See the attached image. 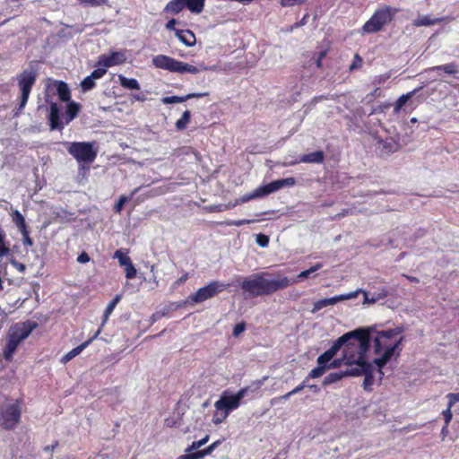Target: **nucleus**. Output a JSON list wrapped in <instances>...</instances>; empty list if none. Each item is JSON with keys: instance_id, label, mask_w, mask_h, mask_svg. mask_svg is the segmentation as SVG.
<instances>
[{"instance_id": "nucleus-1", "label": "nucleus", "mask_w": 459, "mask_h": 459, "mask_svg": "<svg viewBox=\"0 0 459 459\" xmlns=\"http://www.w3.org/2000/svg\"><path fill=\"white\" fill-rule=\"evenodd\" d=\"M373 333V327L358 328L339 337L329 348L333 351V357L341 349L342 350L345 366L350 369L359 371V376L365 377L363 387L367 391L371 390V386L377 378V367L374 362L369 363L367 359Z\"/></svg>"}, {"instance_id": "nucleus-2", "label": "nucleus", "mask_w": 459, "mask_h": 459, "mask_svg": "<svg viewBox=\"0 0 459 459\" xmlns=\"http://www.w3.org/2000/svg\"><path fill=\"white\" fill-rule=\"evenodd\" d=\"M403 328L396 327L385 331L376 332L374 337V349L380 357L374 359V365L377 367L376 373L377 380L381 381L383 377L382 368L394 356L399 355L402 351L401 344L403 341Z\"/></svg>"}, {"instance_id": "nucleus-3", "label": "nucleus", "mask_w": 459, "mask_h": 459, "mask_svg": "<svg viewBox=\"0 0 459 459\" xmlns=\"http://www.w3.org/2000/svg\"><path fill=\"white\" fill-rule=\"evenodd\" d=\"M295 281H291L290 279L285 276L277 279H266L260 274H254L244 279L241 283V289L249 297L255 298L273 294L279 290L289 287Z\"/></svg>"}, {"instance_id": "nucleus-4", "label": "nucleus", "mask_w": 459, "mask_h": 459, "mask_svg": "<svg viewBox=\"0 0 459 459\" xmlns=\"http://www.w3.org/2000/svg\"><path fill=\"white\" fill-rule=\"evenodd\" d=\"M67 152L79 163H92L98 154V149L93 142L65 143Z\"/></svg>"}, {"instance_id": "nucleus-5", "label": "nucleus", "mask_w": 459, "mask_h": 459, "mask_svg": "<svg viewBox=\"0 0 459 459\" xmlns=\"http://www.w3.org/2000/svg\"><path fill=\"white\" fill-rule=\"evenodd\" d=\"M396 13L397 9L391 6H384L377 9L363 25L362 31L364 33H375L381 30L385 25L391 22Z\"/></svg>"}, {"instance_id": "nucleus-6", "label": "nucleus", "mask_w": 459, "mask_h": 459, "mask_svg": "<svg viewBox=\"0 0 459 459\" xmlns=\"http://www.w3.org/2000/svg\"><path fill=\"white\" fill-rule=\"evenodd\" d=\"M79 110V104L75 102H69L66 105L65 113L60 116L57 105L56 103H52L50 105L49 114L51 129H62L65 125L69 124L77 116Z\"/></svg>"}, {"instance_id": "nucleus-7", "label": "nucleus", "mask_w": 459, "mask_h": 459, "mask_svg": "<svg viewBox=\"0 0 459 459\" xmlns=\"http://www.w3.org/2000/svg\"><path fill=\"white\" fill-rule=\"evenodd\" d=\"M37 74L32 69H26L16 76L17 84L20 90L18 115L26 106L31 89L35 84Z\"/></svg>"}, {"instance_id": "nucleus-8", "label": "nucleus", "mask_w": 459, "mask_h": 459, "mask_svg": "<svg viewBox=\"0 0 459 459\" xmlns=\"http://www.w3.org/2000/svg\"><path fill=\"white\" fill-rule=\"evenodd\" d=\"M21 405L18 401L5 403L0 410V425L6 429H13L21 419Z\"/></svg>"}, {"instance_id": "nucleus-9", "label": "nucleus", "mask_w": 459, "mask_h": 459, "mask_svg": "<svg viewBox=\"0 0 459 459\" xmlns=\"http://www.w3.org/2000/svg\"><path fill=\"white\" fill-rule=\"evenodd\" d=\"M247 393L248 388H241L235 394L224 392L220 399L214 403V407L217 411H222L225 415L229 416L231 411L236 410L240 406L241 400Z\"/></svg>"}, {"instance_id": "nucleus-10", "label": "nucleus", "mask_w": 459, "mask_h": 459, "mask_svg": "<svg viewBox=\"0 0 459 459\" xmlns=\"http://www.w3.org/2000/svg\"><path fill=\"white\" fill-rule=\"evenodd\" d=\"M229 286L230 284L219 281H212L204 287L200 288L195 294L191 295L189 299L195 304L202 303L222 292Z\"/></svg>"}, {"instance_id": "nucleus-11", "label": "nucleus", "mask_w": 459, "mask_h": 459, "mask_svg": "<svg viewBox=\"0 0 459 459\" xmlns=\"http://www.w3.org/2000/svg\"><path fill=\"white\" fill-rule=\"evenodd\" d=\"M295 184L296 180L294 178H287L273 181L264 186H260L259 187L256 188V191L259 194V197L261 198L274 192H277L278 190L283 187L293 186Z\"/></svg>"}, {"instance_id": "nucleus-12", "label": "nucleus", "mask_w": 459, "mask_h": 459, "mask_svg": "<svg viewBox=\"0 0 459 459\" xmlns=\"http://www.w3.org/2000/svg\"><path fill=\"white\" fill-rule=\"evenodd\" d=\"M126 60V51H113L109 54L101 55L98 59V67L105 68L106 70L108 67L118 65L125 63Z\"/></svg>"}, {"instance_id": "nucleus-13", "label": "nucleus", "mask_w": 459, "mask_h": 459, "mask_svg": "<svg viewBox=\"0 0 459 459\" xmlns=\"http://www.w3.org/2000/svg\"><path fill=\"white\" fill-rule=\"evenodd\" d=\"M178 60L166 55L153 56L152 64L156 68L176 73Z\"/></svg>"}, {"instance_id": "nucleus-14", "label": "nucleus", "mask_w": 459, "mask_h": 459, "mask_svg": "<svg viewBox=\"0 0 459 459\" xmlns=\"http://www.w3.org/2000/svg\"><path fill=\"white\" fill-rule=\"evenodd\" d=\"M333 358V351H330L329 349L327 351H325L324 353H322L317 358V367L313 368L309 372V377L317 378V377L323 376L325 373V371L327 370L325 363L329 362Z\"/></svg>"}, {"instance_id": "nucleus-15", "label": "nucleus", "mask_w": 459, "mask_h": 459, "mask_svg": "<svg viewBox=\"0 0 459 459\" xmlns=\"http://www.w3.org/2000/svg\"><path fill=\"white\" fill-rule=\"evenodd\" d=\"M35 327L36 324L31 322L17 324L12 329L10 336L13 337L18 342H22L30 334V333L33 331Z\"/></svg>"}, {"instance_id": "nucleus-16", "label": "nucleus", "mask_w": 459, "mask_h": 459, "mask_svg": "<svg viewBox=\"0 0 459 459\" xmlns=\"http://www.w3.org/2000/svg\"><path fill=\"white\" fill-rule=\"evenodd\" d=\"M206 70H215V68L214 66L208 67L204 65L203 63L192 65L182 61H178L176 73L196 74Z\"/></svg>"}, {"instance_id": "nucleus-17", "label": "nucleus", "mask_w": 459, "mask_h": 459, "mask_svg": "<svg viewBox=\"0 0 459 459\" xmlns=\"http://www.w3.org/2000/svg\"><path fill=\"white\" fill-rule=\"evenodd\" d=\"M359 371L355 370V369H350L347 367V368L345 370L329 374L327 377H325L323 384L325 385H328L336 383L346 377H359Z\"/></svg>"}, {"instance_id": "nucleus-18", "label": "nucleus", "mask_w": 459, "mask_h": 459, "mask_svg": "<svg viewBox=\"0 0 459 459\" xmlns=\"http://www.w3.org/2000/svg\"><path fill=\"white\" fill-rule=\"evenodd\" d=\"M100 332L101 329H99L91 338H90L86 342H82L81 345L77 346L76 348L73 349L72 351L65 354L61 359V362L63 364H65L71 359H73L74 357L78 356L84 349H86L92 342L94 339L98 337Z\"/></svg>"}, {"instance_id": "nucleus-19", "label": "nucleus", "mask_w": 459, "mask_h": 459, "mask_svg": "<svg viewBox=\"0 0 459 459\" xmlns=\"http://www.w3.org/2000/svg\"><path fill=\"white\" fill-rule=\"evenodd\" d=\"M104 74H106L105 68H97L95 69L89 76L84 78L81 82V87L83 91H87L91 90L95 86V81L97 79L101 78Z\"/></svg>"}, {"instance_id": "nucleus-20", "label": "nucleus", "mask_w": 459, "mask_h": 459, "mask_svg": "<svg viewBox=\"0 0 459 459\" xmlns=\"http://www.w3.org/2000/svg\"><path fill=\"white\" fill-rule=\"evenodd\" d=\"M324 152L321 151L314 152L308 154H304L299 160H294L287 163V165H295L299 162L304 163H322L324 160Z\"/></svg>"}, {"instance_id": "nucleus-21", "label": "nucleus", "mask_w": 459, "mask_h": 459, "mask_svg": "<svg viewBox=\"0 0 459 459\" xmlns=\"http://www.w3.org/2000/svg\"><path fill=\"white\" fill-rule=\"evenodd\" d=\"M176 35L186 46L192 47L195 44V36L191 30H176Z\"/></svg>"}, {"instance_id": "nucleus-22", "label": "nucleus", "mask_w": 459, "mask_h": 459, "mask_svg": "<svg viewBox=\"0 0 459 459\" xmlns=\"http://www.w3.org/2000/svg\"><path fill=\"white\" fill-rule=\"evenodd\" d=\"M186 7L185 0H171L165 6V11L171 13H178Z\"/></svg>"}, {"instance_id": "nucleus-23", "label": "nucleus", "mask_w": 459, "mask_h": 459, "mask_svg": "<svg viewBox=\"0 0 459 459\" xmlns=\"http://www.w3.org/2000/svg\"><path fill=\"white\" fill-rule=\"evenodd\" d=\"M21 342L13 337L10 336L4 351V356L6 359H10Z\"/></svg>"}, {"instance_id": "nucleus-24", "label": "nucleus", "mask_w": 459, "mask_h": 459, "mask_svg": "<svg viewBox=\"0 0 459 459\" xmlns=\"http://www.w3.org/2000/svg\"><path fill=\"white\" fill-rule=\"evenodd\" d=\"M360 293H362L364 295L363 305L374 304L377 301H378L382 299H385L387 296V291L385 290H382L380 292H378L377 294L374 295L371 298L368 297V292L364 290H362V291H360Z\"/></svg>"}, {"instance_id": "nucleus-25", "label": "nucleus", "mask_w": 459, "mask_h": 459, "mask_svg": "<svg viewBox=\"0 0 459 459\" xmlns=\"http://www.w3.org/2000/svg\"><path fill=\"white\" fill-rule=\"evenodd\" d=\"M186 6L195 13H200L204 7V0H185Z\"/></svg>"}, {"instance_id": "nucleus-26", "label": "nucleus", "mask_w": 459, "mask_h": 459, "mask_svg": "<svg viewBox=\"0 0 459 459\" xmlns=\"http://www.w3.org/2000/svg\"><path fill=\"white\" fill-rule=\"evenodd\" d=\"M118 80H119L121 86H123L124 88L130 89V90H139L140 89L139 82H137V80H135L134 78H126L124 75H119Z\"/></svg>"}, {"instance_id": "nucleus-27", "label": "nucleus", "mask_w": 459, "mask_h": 459, "mask_svg": "<svg viewBox=\"0 0 459 459\" xmlns=\"http://www.w3.org/2000/svg\"><path fill=\"white\" fill-rule=\"evenodd\" d=\"M335 305L333 297L332 298H326L320 300H317L314 303L313 308L311 310L312 313H316L317 311L321 310L322 308Z\"/></svg>"}, {"instance_id": "nucleus-28", "label": "nucleus", "mask_w": 459, "mask_h": 459, "mask_svg": "<svg viewBox=\"0 0 459 459\" xmlns=\"http://www.w3.org/2000/svg\"><path fill=\"white\" fill-rule=\"evenodd\" d=\"M417 90H414L411 92L402 95L395 102L394 111V113H398L403 106L416 93Z\"/></svg>"}, {"instance_id": "nucleus-29", "label": "nucleus", "mask_w": 459, "mask_h": 459, "mask_svg": "<svg viewBox=\"0 0 459 459\" xmlns=\"http://www.w3.org/2000/svg\"><path fill=\"white\" fill-rule=\"evenodd\" d=\"M437 22V19H432L429 15H422L415 19L413 24L418 27L429 26L435 24Z\"/></svg>"}, {"instance_id": "nucleus-30", "label": "nucleus", "mask_w": 459, "mask_h": 459, "mask_svg": "<svg viewBox=\"0 0 459 459\" xmlns=\"http://www.w3.org/2000/svg\"><path fill=\"white\" fill-rule=\"evenodd\" d=\"M138 189L139 188L134 189L129 196L121 195L115 205V212L119 213L122 211L124 204L133 198V196L137 193Z\"/></svg>"}, {"instance_id": "nucleus-31", "label": "nucleus", "mask_w": 459, "mask_h": 459, "mask_svg": "<svg viewBox=\"0 0 459 459\" xmlns=\"http://www.w3.org/2000/svg\"><path fill=\"white\" fill-rule=\"evenodd\" d=\"M57 93L62 101L70 100V91L65 82H60L57 85Z\"/></svg>"}, {"instance_id": "nucleus-32", "label": "nucleus", "mask_w": 459, "mask_h": 459, "mask_svg": "<svg viewBox=\"0 0 459 459\" xmlns=\"http://www.w3.org/2000/svg\"><path fill=\"white\" fill-rule=\"evenodd\" d=\"M438 72V71H444L445 73L448 74H454L457 72L456 66L454 64H446L444 65H438L431 67L428 70V72Z\"/></svg>"}, {"instance_id": "nucleus-33", "label": "nucleus", "mask_w": 459, "mask_h": 459, "mask_svg": "<svg viewBox=\"0 0 459 459\" xmlns=\"http://www.w3.org/2000/svg\"><path fill=\"white\" fill-rule=\"evenodd\" d=\"M322 268V264L317 263L314 266L310 267L307 270L302 271L297 277V279L290 280L291 281H296V283L299 280H302L310 276L311 273L316 272L317 270Z\"/></svg>"}, {"instance_id": "nucleus-34", "label": "nucleus", "mask_w": 459, "mask_h": 459, "mask_svg": "<svg viewBox=\"0 0 459 459\" xmlns=\"http://www.w3.org/2000/svg\"><path fill=\"white\" fill-rule=\"evenodd\" d=\"M260 198L259 194L257 193L256 189H255L252 193L244 195L239 199L236 200L234 204H231V206H236L244 203H247L248 201H251L253 199Z\"/></svg>"}, {"instance_id": "nucleus-35", "label": "nucleus", "mask_w": 459, "mask_h": 459, "mask_svg": "<svg viewBox=\"0 0 459 459\" xmlns=\"http://www.w3.org/2000/svg\"><path fill=\"white\" fill-rule=\"evenodd\" d=\"M360 291H362V289H358L354 291H351V292H349L346 294H341V295L334 296L333 297L334 302L336 304L337 302H340V301L355 299L358 297V295L360 293Z\"/></svg>"}, {"instance_id": "nucleus-36", "label": "nucleus", "mask_w": 459, "mask_h": 459, "mask_svg": "<svg viewBox=\"0 0 459 459\" xmlns=\"http://www.w3.org/2000/svg\"><path fill=\"white\" fill-rule=\"evenodd\" d=\"M190 111L186 110L182 117L176 122V127L178 130H184L190 121Z\"/></svg>"}, {"instance_id": "nucleus-37", "label": "nucleus", "mask_w": 459, "mask_h": 459, "mask_svg": "<svg viewBox=\"0 0 459 459\" xmlns=\"http://www.w3.org/2000/svg\"><path fill=\"white\" fill-rule=\"evenodd\" d=\"M114 258H117L118 260L119 264L124 267L132 263L131 258L126 254L123 253L121 250H117L115 252Z\"/></svg>"}, {"instance_id": "nucleus-38", "label": "nucleus", "mask_w": 459, "mask_h": 459, "mask_svg": "<svg viewBox=\"0 0 459 459\" xmlns=\"http://www.w3.org/2000/svg\"><path fill=\"white\" fill-rule=\"evenodd\" d=\"M326 365V369H331V368H341L342 365H345L344 363V354H342V359H333V358L329 361V362H326L325 363Z\"/></svg>"}, {"instance_id": "nucleus-39", "label": "nucleus", "mask_w": 459, "mask_h": 459, "mask_svg": "<svg viewBox=\"0 0 459 459\" xmlns=\"http://www.w3.org/2000/svg\"><path fill=\"white\" fill-rule=\"evenodd\" d=\"M209 440V436H205L204 438L198 440V441H194L187 448H186V452H191L193 450H196L198 448H200L201 446H203L204 444H206Z\"/></svg>"}, {"instance_id": "nucleus-40", "label": "nucleus", "mask_w": 459, "mask_h": 459, "mask_svg": "<svg viewBox=\"0 0 459 459\" xmlns=\"http://www.w3.org/2000/svg\"><path fill=\"white\" fill-rule=\"evenodd\" d=\"M14 214L15 217L13 218V221L20 231L26 230V224L23 216L18 211H16Z\"/></svg>"}, {"instance_id": "nucleus-41", "label": "nucleus", "mask_w": 459, "mask_h": 459, "mask_svg": "<svg viewBox=\"0 0 459 459\" xmlns=\"http://www.w3.org/2000/svg\"><path fill=\"white\" fill-rule=\"evenodd\" d=\"M186 100V98L185 96H170V97H165L162 99V103L164 104H172V103H181Z\"/></svg>"}, {"instance_id": "nucleus-42", "label": "nucleus", "mask_w": 459, "mask_h": 459, "mask_svg": "<svg viewBox=\"0 0 459 459\" xmlns=\"http://www.w3.org/2000/svg\"><path fill=\"white\" fill-rule=\"evenodd\" d=\"M267 377H264L263 378L255 381L249 386H246L245 388H248V392H256L262 387Z\"/></svg>"}, {"instance_id": "nucleus-43", "label": "nucleus", "mask_w": 459, "mask_h": 459, "mask_svg": "<svg viewBox=\"0 0 459 459\" xmlns=\"http://www.w3.org/2000/svg\"><path fill=\"white\" fill-rule=\"evenodd\" d=\"M219 444H220L219 440L215 441L212 445L207 446L205 449H204L203 451H198L201 458L204 457L205 455H211L212 452L218 446Z\"/></svg>"}, {"instance_id": "nucleus-44", "label": "nucleus", "mask_w": 459, "mask_h": 459, "mask_svg": "<svg viewBox=\"0 0 459 459\" xmlns=\"http://www.w3.org/2000/svg\"><path fill=\"white\" fill-rule=\"evenodd\" d=\"M81 4H85L91 6H100L101 4H108V0H77Z\"/></svg>"}, {"instance_id": "nucleus-45", "label": "nucleus", "mask_w": 459, "mask_h": 459, "mask_svg": "<svg viewBox=\"0 0 459 459\" xmlns=\"http://www.w3.org/2000/svg\"><path fill=\"white\" fill-rule=\"evenodd\" d=\"M227 417L228 416L225 415L224 412L219 411L216 410V412L214 413V415L212 417V422L216 425H219L221 422H223L227 419Z\"/></svg>"}, {"instance_id": "nucleus-46", "label": "nucleus", "mask_w": 459, "mask_h": 459, "mask_svg": "<svg viewBox=\"0 0 459 459\" xmlns=\"http://www.w3.org/2000/svg\"><path fill=\"white\" fill-rule=\"evenodd\" d=\"M125 271L127 279H133L136 275V269L132 263L125 266Z\"/></svg>"}, {"instance_id": "nucleus-47", "label": "nucleus", "mask_w": 459, "mask_h": 459, "mask_svg": "<svg viewBox=\"0 0 459 459\" xmlns=\"http://www.w3.org/2000/svg\"><path fill=\"white\" fill-rule=\"evenodd\" d=\"M115 307H114L113 304L108 303V305L106 307V310H105V313H104L103 322H102L101 326H100V329H101L102 326L106 324V322L108 319V316L112 314V312L114 311Z\"/></svg>"}, {"instance_id": "nucleus-48", "label": "nucleus", "mask_w": 459, "mask_h": 459, "mask_svg": "<svg viewBox=\"0 0 459 459\" xmlns=\"http://www.w3.org/2000/svg\"><path fill=\"white\" fill-rule=\"evenodd\" d=\"M256 243L262 247H265L268 246V243H269V238L264 234H258L256 236Z\"/></svg>"}, {"instance_id": "nucleus-49", "label": "nucleus", "mask_w": 459, "mask_h": 459, "mask_svg": "<svg viewBox=\"0 0 459 459\" xmlns=\"http://www.w3.org/2000/svg\"><path fill=\"white\" fill-rule=\"evenodd\" d=\"M189 278V275L187 273H184L181 277H179L178 280L175 281V282L172 285L173 289H177L179 286L183 285Z\"/></svg>"}, {"instance_id": "nucleus-50", "label": "nucleus", "mask_w": 459, "mask_h": 459, "mask_svg": "<svg viewBox=\"0 0 459 459\" xmlns=\"http://www.w3.org/2000/svg\"><path fill=\"white\" fill-rule=\"evenodd\" d=\"M305 1L306 0H281V4L283 7H290V6H293L295 4H301Z\"/></svg>"}, {"instance_id": "nucleus-51", "label": "nucleus", "mask_w": 459, "mask_h": 459, "mask_svg": "<svg viewBox=\"0 0 459 459\" xmlns=\"http://www.w3.org/2000/svg\"><path fill=\"white\" fill-rule=\"evenodd\" d=\"M446 397L449 400L448 401L449 407H453L456 403L459 402V393H457V394L450 393L446 395Z\"/></svg>"}, {"instance_id": "nucleus-52", "label": "nucleus", "mask_w": 459, "mask_h": 459, "mask_svg": "<svg viewBox=\"0 0 459 459\" xmlns=\"http://www.w3.org/2000/svg\"><path fill=\"white\" fill-rule=\"evenodd\" d=\"M451 409H452V407H449V404H448L446 410H445L443 411L445 424H446V426H448V424L450 423L452 417H453Z\"/></svg>"}, {"instance_id": "nucleus-53", "label": "nucleus", "mask_w": 459, "mask_h": 459, "mask_svg": "<svg viewBox=\"0 0 459 459\" xmlns=\"http://www.w3.org/2000/svg\"><path fill=\"white\" fill-rule=\"evenodd\" d=\"M21 233L22 234V237H23V240H22L23 244L28 245V246H32L33 242L29 236V232H28L27 229L24 230H22Z\"/></svg>"}, {"instance_id": "nucleus-54", "label": "nucleus", "mask_w": 459, "mask_h": 459, "mask_svg": "<svg viewBox=\"0 0 459 459\" xmlns=\"http://www.w3.org/2000/svg\"><path fill=\"white\" fill-rule=\"evenodd\" d=\"M178 459H201L199 452L186 454L178 457Z\"/></svg>"}, {"instance_id": "nucleus-55", "label": "nucleus", "mask_w": 459, "mask_h": 459, "mask_svg": "<svg viewBox=\"0 0 459 459\" xmlns=\"http://www.w3.org/2000/svg\"><path fill=\"white\" fill-rule=\"evenodd\" d=\"M244 331H245V325L238 324L233 329V335L237 337L240 333H242Z\"/></svg>"}, {"instance_id": "nucleus-56", "label": "nucleus", "mask_w": 459, "mask_h": 459, "mask_svg": "<svg viewBox=\"0 0 459 459\" xmlns=\"http://www.w3.org/2000/svg\"><path fill=\"white\" fill-rule=\"evenodd\" d=\"M253 221H251V220H238V221H234L230 222L229 225L239 227V226H242V225H245V224H249V223H251Z\"/></svg>"}, {"instance_id": "nucleus-57", "label": "nucleus", "mask_w": 459, "mask_h": 459, "mask_svg": "<svg viewBox=\"0 0 459 459\" xmlns=\"http://www.w3.org/2000/svg\"><path fill=\"white\" fill-rule=\"evenodd\" d=\"M207 95H208V92H198V93H189V94L186 95L185 97L186 98V100H187L190 99L203 98Z\"/></svg>"}, {"instance_id": "nucleus-58", "label": "nucleus", "mask_w": 459, "mask_h": 459, "mask_svg": "<svg viewBox=\"0 0 459 459\" xmlns=\"http://www.w3.org/2000/svg\"><path fill=\"white\" fill-rule=\"evenodd\" d=\"M326 53H327V50H322L318 56H317V58L316 60V65L317 67H321L322 66V60L325 58V56H326Z\"/></svg>"}, {"instance_id": "nucleus-59", "label": "nucleus", "mask_w": 459, "mask_h": 459, "mask_svg": "<svg viewBox=\"0 0 459 459\" xmlns=\"http://www.w3.org/2000/svg\"><path fill=\"white\" fill-rule=\"evenodd\" d=\"M12 265L16 268L20 273H24L25 272V265L23 264H21L15 260H13L11 262Z\"/></svg>"}, {"instance_id": "nucleus-60", "label": "nucleus", "mask_w": 459, "mask_h": 459, "mask_svg": "<svg viewBox=\"0 0 459 459\" xmlns=\"http://www.w3.org/2000/svg\"><path fill=\"white\" fill-rule=\"evenodd\" d=\"M90 261V256L88 255L87 253L85 252H82L78 257H77V262L78 263H81V264H83V263H87Z\"/></svg>"}, {"instance_id": "nucleus-61", "label": "nucleus", "mask_w": 459, "mask_h": 459, "mask_svg": "<svg viewBox=\"0 0 459 459\" xmlns=\"http://www.w3.org/2000/svg\"><path fill=\"white\" fill-rule=\"evenodd\" d=\"M9 253V247L4 243L0 244V257L6 255Z\"/></svg>"}, {"instance_id": "nucleus-62", "label": "nucleus", "mask_w": 459, "mask_h": 459, "mask_svg": "<svg viewBox=\"0 0 459 459\" xmlns=\"http://www.w3.org/2000/svg\"><path fill=\"white\" fill-rule=\"evenodd\" d=\"M177 23V21L175 19H171L170 21L168 22V23L166 24V28L168 30H175V25Z\"/></svg>"}, {"instance_id": "nucleus-63", "label": "nucleus", "mask_w": 459, "mask_h": 459, "mask_svg": "<svg viewBox=\"0 0 459 459\" xmlns=\"http://www.w3.org/2000/svg\"><path fill=\"white\" fill-rule=\"evenodd\" d=\"M292 395H294V394H293L292 391H290V392H289V393H287V394H283V395H281V396H280L278 398H274L272 402L276 401V400H280V399L281 400H288Z\"/></svg>"}, {"instance_id": "nucleus-64", "label": "nucleus", "mask_w": 459, "mask_h": 459, "mask_svg": "<svg viewBox=\"0 0 459 459\" xmlns=\"http://www.w3.org/2000/svg\"><path fill=\"white\" fill-rule=\"evenodd\" d=\"M305 383H302L300 385H299L298 386H296L292 391L293 394H296L299 392H301L304 388H305Z\"/></svg>"}]
</instances>
